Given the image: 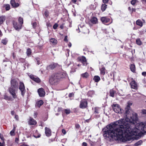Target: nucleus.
<instances>
[{"label":"nucleus","mask_w":146,"mask_h":146,"mask_svg":"<svg viewBox=\"0 0 146 146\" xmlns=\"http://www.w3.org/2000/svg\"><path fill=\"white\" fill-rule=\"evenodd\" d=\"M72 0V1L74 3H75L77 1V0Z\"/></svg>","instance_id":"62"},{"label":"nucleus","mask_w":146,"mask_h":146,"mask_svg":"<svg viewBox=\"0 0 146 146\" xmlns=\"http://www.w3.org/2000/svg\"><path fill=\"white\" fill-rule=\"evenodd\" d=\"M46 25L48 27H51V25L50 23H47L46 24Z\"/></svg>","instance_id":"59"},{"label":"nucleus","mask_w":146,"mask_h":146,"mask_svg":"<svg viewBox=\"0 0 146 146\" xmlns=\"http://www.w3.org/2000/svg\"><path fill=\"white\" fill-rule=\"evenodd\" d=\"M142 113L146 115V110L143 109L142 110Z\"/></svg>","instance_id":"46"},{"label":"nucleus","mask_w":146,"mask_h":146,"mask_svg":"<svg viewBox=\"0 0 146 146\" xmlns=\"http://www.w3.org/2000/svg\"><path fill=\"white\" fill-rule=\"evenodd\" d=\"M4 6L7 11L9 10L10 9V6L9 4L4 5Z\"/></svg>","instance_id":"35"},{"label":"nucleus","mask_w":146,"mask_h":146,"mask_svg":"<svg viewBox=\"0 0 146 146\" xmlns=\"http://www.w3.org/2000/svg\"><path fill=\"white\" fill-rule=\"evenodd\" d=\"M19 88L21 92V94L23 96H24L26 92L25 85L22 82H20L19 86Z\"/></svg>","instance_id":"5"},{"label":"nucleus","mask_w":146,"mask_h":146,"mask_svg":"<svg viewBox=\"0 0 146 146\" xmlns=\"http://www.w3.org/2000/svg\"><path fill=\"white\" fill-rule=\"evenodd\" d=\"M132 104L131 103H129L127 106V107L125 108V114L126 116V118L129 117V114L130 113V106Z\"/></svg>","instance_id":"8"},{"label":"nucleus","mask_w":146,"mask_h":146,"mask_svg":"<svg viewBox=\"0 0 146 146\" xmlns=\"http://www.w3.org/2000/svg\"><path fill=\"white\" fill-rule=\"evenodd\" d=\"M74 95V94L73 93H70L69 94L68 96L69 97H71Z\"/></svg>","instance_id":"51"},{"label":"nucleus","mask_w":146,"mask_h":146,"mask_svg":"<svg viewBox=\"0 0 146 146\" xmlns=\"http://www.w3.org/2000/svg\"><path fill=\"white\" fill-rule=\"evenodd\" d=\"M31 49L28 48L27 49L26 53L28 56H29L31 54Z\"/></svg>","instance_id":"36"},{"label":"nucleus","mask_w":146,"mask_h":146,"mask_svg":"<svg viewBox=\"0 0 146 146\" xmlns=\"http://www.w3.org/2000/svg\"><path fill=\"white\" fill-rule=\"evenodd\" d=\"M137 116V114L134 113L130 119H121L108 125L104 131V136L109 138L111 141L123 140L126 141L128 140L127 137L128 134L139 136L141 133H146V121L137 124L135 127Z\"/></svg>","instance_id":"1"},{"label":"nucleus","mask_w":146,"mask_h":146,"mask_svg":"<svg viewBox=\"0 0 146 146\" xmlns=\"http://www.w3.org/2000/svg\"><path fill=\"white\" fill-rule=\"evenodd\" d=\"M11 114L12 115H13L15 113V112L14 111H11Z\"/></svg>","instance_id":"64"},{"label":"nucleus","mask_w":146,"mask_h":146,"mask_svg":"<svg viewBox=\"0 0 146 146\" xmlns=\"http://www.w3.org/2000/svg\"><path fill=\"white\" fill-rule=\"evenodd\" d=\"M11 3L12 6L14 7H17L19 6V4L18 3H16L15 0H11Z\"/></svg>","instance_id":"18"},{"label":"nucleus","mask_w":146,"mask_h":146,"mask_svg":"<svg viewBox=\"0 0 146 146\" xmlns=\"http://www.w3.org/2000/svg\"><path fill=\"white\" fill-rule=\"evenodd\" d=\"M138 2L137 0H132L131 1V4L133 5H135V4Z\"/></svg>","instance_id":"38"},{"label":"nucleus","mask_w":146,"mask_h":146,"mask_svg":"<svg viewBox=\"0 0 146 146\" xmlns=\"http://www.w3.org/2000/svg\"><path fill=\"white\" fill-rule=\"evenodd\" d=\"M100 70L101 75L103 76L106 73V69L105 67L103 65L102 66L101 68H100Z\"/></svg>","instance_id":"17"},{"label":"nucleus","mask_w":146,"mask_h":146,"mask_svg":"<svg viewBox=\"0 0 146 146\" xmlns=\"http://www.w3.org/2000/svg\"><path fill=\"white\" fill-rule=\"evenodd\" d=\"M95 94V92L93 90H91L89 91L88 93V95L89 96H92L94 95Z\"/></svg>","instance_id":"28"},{"label":"nucleus","mask_w":146,"mask_h":146,"mask_svg":"<svg viewBox=\"0 0 146 146\" xmlns=\"http://www.w3.org/2000/svg\"><path fill=\"white\" fill-rule=\"evenodd\" d=\"M90 9L92 10H94L96 8V6L94 5H91L90 6Z\"/></svg>","instance_id":"40"},{"label":"nucleus","mask_w":146,"mask_h":146,"mask_svg":"<svg viewBox=\"0 0 146 146\" xmlns=\"http://www.w3.org/2000/svg\"><path fill=\"white\" fill-rule=\"evenodd\" d=\"M4 144V141H3L2 143H1L0 141V146H3Z\"/></svg>","instance_id":"52"},{"label":"nucleus","mask_w":146,"mask_h":146,"mask_svg":"<svg viewBox=\"0 0 146 146\" xmlns=\"http://www.w3.org/2000/svg\"><path fill=\"white\" fill-rule=\"evenodd\" d=\"M32 25L33 27L34 28H35L36 26L37 23L36 22H34L33 23Z\"/></svg>","instance_id":"45"},{"label":"nucleus","mask_w":146,"mask_h":146,"mask_svg":"<svg viewBox=\"0 0 146 146\" xmlns=\"http://www.w3.org/2000/svg\"><path fill=\"white\" fill-rule=\"evenodd\" d=\"M64 41L66 42L68 41V39L67 38V36H66L64 38Z\"/></svg>","instance_id":"58"},{"label":"nucleus","mask_w":146,"mask_h":146,"mask_svg":"<svg viewBox=\"0 0 146 146\" xmlns=\"http://www.w3.org/2000/svg\"><path fill=\"white\" fill-rule=\"evenodd\" d=\"M136 43L138 45H141L142 44V42L139 38L137 39L136 40Z\"/></svg>","instance_id":"31"},{"label":"nucleus","mask_w":146,"mask_h":146,"mask_svg":"<svg viewBox=\"0 0 146 146\" xmlns=\"http://www.w3.org/2000/svg\"><path fill=\"white\" fill-rule=\"evenodd\" d=\"M19 22L17 21H13V27L15 30L19 31L21 28L23 24V19L20 17L18 19Z\"/></svg>","instance_id":"4"},{"label":"nucleus","mask_w":146,"mask_h":146,"mask_svg":"<svg viewBox=\"0 0 146 146\" xmlns=\"http://www.w3.org/2000/svg\"><path fill=\"white\" fill-rule=\"evenodd\" d=\"M38 94L40 97H43L45 95V92L44 90L42 88H39L38 89Z\"/></svg>","instance_id":"12"},{"label":"nucleus","mask_w":146,"mask_h":146,"mask_svg":"<svg viewBox=\"0 0 146 146\" xmlns=\"http://www.w3.org/2000/svg\"><path fill=\"white\" fill-rule=\"evenodd\" d=\"M62 132L64 134H65L66 133V131L64 129H62Z\"/></svg>","instance_id":"60"},{"label":"nucleus","mask_w":146,"mask_h":146,"mask_svg":"<svg viewBox=\"0 0 146 146\" xmlns=\"http://www.w3.org/2000/svg\"><path fill=\"white\" fill-rule=\"evenodd\" d=\"M131 88H132L136 90L137 89V85L136 82L134 81H132L130 83Z\"/></svg>","instance_id":"13"},{"label":"nucleus","mask_w":146,"mask_h":146,"mask_svg":"<svg viewBox=\"0 0 146 146\" xmlns=\"http://www.w3.org/2000/svg\"><path fill=\"white\" fill-rule=\"evenodd\" d=\"M82 145L84 146H87V144L86 142H83L82 143Z\"/></svg>","instance_id":"61"},{"label":"nucleus","mask_w":146,"mask_h":146,"mask_svg":"<svg viewBox=\"0 0 146 146\" xmlns=\"http://www.w3.org/2000/svg\"><path fill=\"white\" fill-rule=\"evenodd\" d=\"M43 102L42 100H40L36 102L35 106L36 107L40 108L43 104Z\"/></svg>","instance_id":"20"},{"label":"nucleus","mask_w":146,"mask_h":146,"mask_svg":"<svg viewBox=\"0 0 146 146\" xmlns=\"http://www.w3.org/2000/svg\"><path fill=\"white\" fill-rule=\"evenodd\" d=\"M109 0H103V2L104 3H108Z\"/></svg>","instance_id":"54"},{"label":"nucleus","mask_w":146,"mask_h":146,"mask_svg":"<svg viewBox=\"0 0 146 146\" xmlns=\"http://www.w3.org/2000/svg\"><path fill=\"white\" fill-rule=\"evenodd\" d=\"M142 74L143 76H146V72H142Z\"/></svg>","instance_id":"55"},{"label":"nucleus","mask_w":146,"mask_h":146,"mask_svg":"<svg viewBox=\"0 0 146 146\" xmlns=\"http://www.w3.org/2000/svg\"><path fill=\"white\" fill-rule=\"evenodd\" d=\"M76 127L77 128L79 129L80 127V126L78 124H76L75 125Z\"/></svg>","instance_id":"53"},{"label":"nucleus","mask_w":146,"mask_h":146,"mask_svg":"<svg viewBox=\"0 0 146 146\" xmlns=\"http://www.w3.org/2000/svg\"><path fill=\"white\" fill-rule=\"evenodd\" d=\"M140 94L139 93H135L133 94V96L134 98L139 97L140 96Z\"/></svg>","instance_id":"37"},{"label":"nucleus","mask_w":146,"mask_h":146,"mask_svg":"<svg viewBox=\"0 0 146 146\" xmlns=\"http://www.w3.org/2000/svg\"><path fill=\"white\" fill-rule=\"evenodd\" d=\"M11 86L9 88L10 94L14 98H17L16 93L18 89V82L15 79H11Z\"/></svg>","instance_id":"3"},{"label":"nucleus","mask_w":146,"mask_h":146,"mask_svg":"<svg viewBox=\"0 0 146 146\" xmlns=\"http://www.w3.org/2000/svg\"><path fill=\"white\" fill-rule=\"evenodd\" d=\"M48 12L47 11H46L44 13L45 16L47 17L48 16Z\"/></svg>","instance_id":"43"},{"label":"nucleus","mask_w":146,"mask_h":146,"mask_svg":"<svg viewBox=\"0 0 146 146\" xmlns=\"http://www.w3.org/2000/svg\"><path fill=\"white\" fill-rule=\"evenodd\" d=\"M101 20L103 23L104 24H106V23H109L108 25L111 24L112 22V21H111L110 19L106 17H102L101 18Z\"/></svg>","instance_id":"7"},{"label":"nucleus","mask_w":146,"mask_h":146,"mask_svg":"<svg viewBox=\"0 0 146 146\" xmlns=\"http://www.w3.org/2000/svg\"><path fill=\"white\" fill-rule=\"evenodd\" d=\"M64 112L66 114H68L70 113V111L69 109H65L64 110Z\"/></svg>","instance_id":"39"},{"label":"nucleus","mask_w":146,"mask_h":146,"mask_svg":"<svg viewBox=\"0 0 146 146\" xmlns=\"http://www.w3.org/2000/svg\"><path fill=\"white\" fill-rule=\"evenodd\" d=\"M93 80L96 82H98L100 80V77L98 76H95L93 78Z\"/></svg>","instance_id":"23"},{"label":"nucleus","mask_w":146,"mask_h":146,"mask_svg":"<svg viewBox=\"0 0 146 146\" xmlns=\"http://www.w3.org/2000/svg\"><path fill=\"white\" fill-rule=\"evenodd\" d=\"M91 23L94 24H97L98 23V19L97 18L95 17H92L90 20Z\"/></svg>","instance_id":"16"},{"label":"nucleus","mask_w":146,"mask_h":146,"mask_svg":"<svg viewBox=\"0 0 146 146\" xmlns=\"http://www.w3.org/2000/svg\"><path fill=\"white\" fill-rule=\"evenodd\" d=\"M80 60L83 64L84 65H86L87 64V61L86 58L84 56L80 58Z\"/></svg>","instance_id":"19"},{"label":"nucleus","mask_w":146,"mask_h":146,"mask_svg":"<svg viewBox=\"0 0 146 146\" xmlns=\"http://www.w3.org/2000/svg\"><path fill=\"white\" fill-rule=\"evenodd\" d=\"M110 76H113V80H114V76H115V74H114V72H111L110 73Z\"/></svg>","instance_id":"47"},{"label":"nucleus","mask_w":146,"mask_h":146,"mask_svg":"<svg viewBox=\"0 0 146 146\" xmlns=\"http://www.w3.org/2000/svg\"><path fill=\"white\" fill-rule=\"evenodd\" d=\"M58 65V64L56 63H53L48 66V68L51 69H53Z\"/></svg>","instance_id":"21"},{"label":"nucleus","mask_w":146,"mask_h":146,"mask_svg":"<svg viewBox=\"0 0 146 146\" xmlns=\"http://www.w3.org/2000/svg\"><path fill=\"white\" fill-rule=\"evenodd\" d=\"M19 138H18L16 137L15 138V141L17 143H18V141H19Z\"/></svg>","instance_id":"57"},{"label":"nucleus","mask_w":146,"mask_h":146,"mask_svg":"<svg viewBox=\"0 0 146 146\" xmlns=\"http://www.w3.org/2000/svg\"><path fill=\"white\" fill-rule=\"evenodd\" d=\"M131 71L133 72H135V66L134 64H131L130 67Z\"/></svg>","instance_id":"25"},{"label":"nucleus","mask_w":146,"mask_h":146,"mask_svg":"<svg viewBox=\"0 0 146 146\" xmlns=\"http://www.w3.org/2000/svg\"><path fill=\"white\" fill-rule=\"evenodd\" d=\"M0 138L3 141H4V138L3 137V135L1 133H0Z\"/></svg>","instance_id":"49"},{"label":"nucleus","mask_w":146,"mask_h":146,"mask_svg":"<svg viewBox=\"0 0 146 146\" xmlns=\"http://www.w3.org/2000/svg\"><path fill=\"white\" fill-rule=\"evenodd\" d=\"M136 23L137 25L141 27L143 26V22L140 19H138L136 21Z\"/></svg>","instance_id":"24"},{"label":"nucleus","mask_w":146,"mask_h":146,"mask_svg":"<svg viewBox=\"0 0 146 146\" xmlns=\"http://www.w3.org/2000/svg\"><path fill=\"white\" fill-rule=\"evenodd\" d=\"M50 42L54 45H55L57 42V40L54 38H51L50 40Z\"/></svg>","instance_id":"26"},{"label":"nucleus","mask_w":146,"mask_h":146,"mask_svg":"<svg viewBox=\"0 0 146 146\" xmlns=\"http://www.w3.org/2000/svg\"><path fill=\"white\" fill-rule=\"evenodd\" d=\"M8 42V40L6 38L3 39L1 40V42L4 45H6Z\"/></svg>","instance_id":"29"},{"label":"nucleus","mask_w":146,"mask_h":146,"mask_svg":"<svg viewBox=\"0 0 146 146\" xmlns=\"http://www.w3.org/2000/svg\"><path fill=\"white\" fill-rule=\"evenodd\" d=\"M40 135H38L37 136H36L35 135H34V137H35V138H39L40 137Z\"/></svg>","instance_id":"56"},{"label":"nucleus","mask_w":146,"mask_h":146,"mask_svg":"<svg viewBox=\"0 0 146 146\" xmlns=\"http://www.w3.org/2000/svg\"><path fill=\"white\" fill-rule=\"evenodd\" d=\"M112 108L115 112L119 113H121V108L118 104H113L112 105Z\"/></svg>","instance_id":"6"},{"label":"nucleus","mask_w":146,"mask_h":146,"mask_svg":"<svg viewBox=\"0 0 146 146\" xmlns=\"http://www.w3.org/2000/svg\"><path fill=\"white\" fill-rule=\"evenodd\" d=\"M107 5L105 4H103L101 6V9L102 11H104L106 9Z\"/></svg>","instance_id":"32"},{"label":"nucleus","mask_w":146,"mask_h":146,"mask_svg":"<svg viewBox=\"0 0 146 146\" xmlns=\"http://www.w3.org/2000/svg\"><path fill=\"white\" fill-rule=\"evenodd\" d=\"M30 77L31 79L37 83H39L40 81V79L38 77L35 76L33 75H30Z\"/></svg>","instance_id":"11"},{"label":"nucleus","mask_w":146,"mask_h":146,"mask_svg":"<svg viewBox=\"0 0 146 146\" xmlns=\"http://www.w3.org/2000/svg\"><path fill=\"white\" fill-rule=\"evenodd\" d=\"M28 123L30 125H35L36 124V122L33 119L30 117L28 121Z\"/></svg>","instance_id":"14"},{"label":"nucleus","mask_w":146,"mask_h":146,"mask_svg":"<svg viewBox=\"0 0 146 146\" xmlns=\"http://www.w3.org/2000/svg\"><path fill=\"white\" fill-rule=\"evenodd\" d=\"M68 66H70L71 70V71L74 72L76 71V69L77 68V65L76 64L70 63L68 64Z\"/></svg>","instance_id":"10"},{"label":"nucleus","mask_w":146,"mask_h":146,"mask_svg":"<svg viewBox=\"0 0 146 146\" xmlns=\"http://www.w3.org/2000/svg\"><path fill=\"white\" fill-rule=\"evenodd\" d=\"M100 108L97 107L95 108L94 113L96 114H98L100 111Z\"/></svg>","instance_id":"30"},{"label":"nucleus","mask_w":146,"mask_h":146,"mask_svg":"<svg viewBox=\"0 0 146 146\" xmlns=\"http://www.w3.org/2000/svg\"><path fill=\"white\" fill-rule=\"evenodd\" d=\"M142 143V141L141 140H140L135 143L134 145V146H138L139 145H141Z\"/></svg>","instance_id":"34"},{"label":"nucleus","mask_w":146,"mask_h":146,"mask_svg":"<svg viewBox=\"0 0 146 146\" xmlns=\"http://www.w3.org/2000/svg\"><path fill=\"white\" fill-rule=\"evenodd\" d=\"M88 76V74L87 72H86L84 73L82 75V76L84 78H87Z\"/></svg>","instance_id":"33"},{"label":"nucleus","mask_w":146,"mask_h":146,"mask_svg":"<svg viewBox=\"0 0 146 146\" xmlns=\"http://www.w3.org/2000/svg\"><path fill=\"white\" fill-rule=\"evenodd\" d=\"M8 97L6 95L4 96V99L5 100H7L8 99Z\"/></svg>","instance_id":"63"},{"label":"nucleus","mask_w":146,"mask_h":146,"mask_svg":"<svg viewBox=\"0 0 146 146\" xmlns=\"http://www.w3.org/2000/svg\"><path fill=\"white\" fill-rule=\"evenodd\" d=\"M115 92L113 90H111L110 91V96L114 97V93Z\"/></svg>","instance_id":"27"},{"label":"nucleus","mask_w":146,"mask_h":146,"mask_svg":"<svg viewBox=\"0 0 146 146\" xmlns=\"http://www.w3.org/2000/svg\"><path fill=\"white\" fill-rule=\"evenodd\" d=\"M87 105V101L85 99H83L80 102V107L81 108L84 109L86 107Z\"/></svg>","instance_id":"9"},{"label":"nucleus","mask_w":146,"mask_h":146,"mask_svg":"<svg viewBox=\"0 0 146 146\" xmlns=\"http://www.w3.org/2000/svg\"><path fill=\"white\" fill-rule=\"evenodd\" d=\"M58 27V24L57 23H55L53 26V28L54 29H56Z\"/></svg>","instance_id":"44"},{"label":"nucleus","mask_w":146,"mask_h":146,"mask_svg":"<svg viewBox=\"0 0 146 146\" xmlns=\"http://www.w3.org/2000/svg\"><path fill=\"white\" fill-rule=\"evenodd\" d=\"M15 118L17 121H18L19 120V117L18 115H15Z\"/></svg>","instance_id":"50"},{"label":"nucleus","mask_w":146,"mask_h":146,"mask_svg":"<svg viewBox=\"0 0 146 146\" xmlns=\"http://www.w3.org/2000/svg\"><path fill=\"white\" fill-rule=\"evenodd\" d=\"M82 28L80 25L78 26V29H76V31L78 33H79L80 31L81 30Z\"/></svg>","instance_id":"42"},{"label":"nucleus","mask_w":146,"mask_h":146,"mask_svg":"<svg viewBox=\"0 0 146 146\" xmlns=\"http://www.w3.org/2000/svg\"><path fill=\"white\" fill-rule=\"evenodd\" d=\"M66 77V74L63 72L57 73L51 76L49 79L50 83L52 85H56Z\"/></svg>","instance_id":"2"},{"label":"nucleus","mask_w":146,"mask_h":146,"mask_svg":"<svg viewBox=\"0 0 146 146\" xmlns=\"http://www.w3.org/2000/svg\"><path fill=\"white\" fill-rule=\"evenodd\" d=\"M45 133L47 137L50 136L51 135V131L50 129L47 127L45 128Z\"/></svg>","instance_id":"15"},{"label":"nucleus","mask_w":146,"mask_h":146,"mask_svg":"<svg viewBox=\"0 0 146 146\" xmlns=\"http://www.w3.org/2000/svg\"><path fill=\"white\" fill-rule=\"evenodd\" d=\"M10 133L11 135H15V131L12 130L10 131Z\"/></svg>","instance_id":"48"},{"label":"nucleus","mask_w":146,"mask_h":146,"mask_svg":"<svg viewBox=\"0 0 146 146\" xmlns=\"http://www.w3.org/2000/svg\"><path fill=\"white\" fill-rule=\"evenodd\" d=\"M36 61L37 64L38 65H39L40 64L41 61L39 58H36Z\"/></svg>","instance_id":"41"},{"label":"nucleus","mask_w":146,"mask_h":146,"mask_svg":"<svg viewBox=\"0 0 146 146\" xmlns=\"http://www.w3.org/2000/svg\"><path fill=\"white\" fill-rule=\"evenodd\" d=\"M6 17L5 16H1L0 17V25L1 24L5 21Z\"/></svg>","instance_id":"22"}]
</instances>
